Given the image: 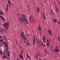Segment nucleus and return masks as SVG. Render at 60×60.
I'll list each match as a JSON object with an SVG mask.
<instances>
[{
  "instance_id": "f257e3e1",
  "label": "nucleus",
  "mask_w": 60,
  "mask_h": 60,
  "mask_svg": "<svg viewBox=\"0 0 60 60\" xmlns=\"http://www.w3.org/2000/svg\"><path fill=\"white\" fill-rule=\"evenodd\" d=\"M22 17H21L20 16L19 18V19L20 21H21V22L23 23L24 22V20H25L26 19L25 15L24 14H22Z\"/></svg>"
},
{
  "instance_id": "f03ea898",
  "label": "nucleus",
  "mask_w": 60,
  "mask_h": 60,
  "mask_svg": "<svg viewBox=\"0 0 60 60\" xmlns=\"http://www.w3.org/2000/svg\"><path fill=\"white\" fill-rule=\"evenodd\" d=\"M21 37L22 38V39L23 41H25L26 40V35L24 33V32L23 31H22L21 32Z\"/></svg>"
},
{
  "instance_id": "7ed1b4c3",
  "label": "nucleus",
  "mask_w": 60,
  "mask_h": 60,
  "mask_svg": "<svg viewBox=\"0 0 60 60\" xmlns=\"http://www.w3.org/2000/svg\"><path fill=\"white\" fill-rule=\"evenodd\" d=\"M9 22H7V23H5L3 25L4 27V28L6 30H8V27H9Z\"/></svg>"
},
{
  "instance_id": "20e7f679",
  "label": "nucleus",
  "mask_w": 60,
  "mask_h": 60,
  "mask_svg": "<svg viewBox=\"0 0 60 60\" xmlns=\"http://www.w3.org/2000/svg\"><path fill=\"white\" fill-rule=\"evenodd\" d=\"M59 50L57 46L55 47V48L54 49V52L55 53H56V52H57L58 53L59 52Z\"/></svg>"
},
{
  "instance_id": "39448f33",
  "label": "nucleus",
  "mask_w": 60,
  "mask_h": 60,
  "mask_svg": "<svg viewBox=\"0 0 60 60\" xmlns=\"http://www.w3.org/2000/svg\"><path fill=\"white\" fill-rule=\"evenodd\" d=\"M47 43L46 44V45L47 46H48V47H49V46L50 45V44L49 43V40L48 39H47Z\"/></svg>"
},
{
  "instance_id": "423d86ee",
  "label": "nucleus",
  "mask_w": 60,
  "mask_h": 60,
  "mask_svg": "<svg viewBox=\"0 0 60 60\" xmlns=\"http://www.w3.org/2000/svg\"><path fill=\"white\" fill-rule=\"evenodd\" d=\"M3 42V45H4V46L5 48H6V46H7V48H8V45H7L6 44L7 42H6L5 41H4Z\"/></svg>"
},
{
  "instance_id": "0eeeda50",
  "label": "nucleus",
  "mask_w": 60,
  "mask_h": 60,
  "mask_svg": "<svg viewBox=\"0 0 60 60\" xmlns=\"http://www.w3.org/2000/svg\"><path fill=\"white\" fill-rule=\"evenodd\" d=\"M6 50H5L4 52V54H6L7 53V51H8V47H7V46L6 45Z\"/></svg>"
},
{
  "instance_id": "6e6552de",
  "label": "nucleus",
  "mask_w": 60,
  "mask_h": 60,
  "mask_svg": "<svg viewBox=\"0 0 60 60\" xmlns=\"http://www.w3.org/2000/svg\"><path fill=\"white\" fill-rule=\"evenodd\" d=\"M37 13H40V9L39 8H37Z\"/></svg>"
},
{
  "instance_id": "1a4fd4ad",
  "label": "nucleus",
  "mask_w": 60,
  "mask_h": 60,
  "mask_svg": "<svg viewBox=\"0 0 60 60\" xmlns=\"http://www.w3.org/2000/svg\"><path fill=\"white\" fill-rule=\"evenodd\" d=\"M48 33H49V34L51 36L52 35V32L51 31V30H48Z\"/></svg>"
},
{
  "instance_id": "9d476101",
  "label": "nucleus",
  "mask_w": 60,
  "mask_h": 60,
  "mask_svg": "<svg viewBox=\"0 0 60 60\" xmlns=\"http://www.w3.org/2000/svg\"><path fill=\"white\" fill-rule=\"evenodd\" d=\"M0 17L1 19H2L3 20V21H4L5 20V19L4 18L3 16H2V15H0Z\"/></svg>"
},
{
  "instance_id": "9b49d317",
  "label": "nucleus",
  "mask_w": 60,
  "mask_h": 60,
  "mask_svg": "<svg viewBox=\"0 0 60 60\" xmlns=\"http://www.w3.org/2000/svg\"><path fill=\"white\" fill-rule=\"evenodd\" d=\"M38 29L39 31H41V26H38Z\"/></svg>"
},
{
  "instance_id": "f8f14e48",
  "label": "nucleus",
  "mask_w": 60,
  "mask_h": 60,
  "mask_svg": "<svg viewBox=\"0 0 60 60\" xmlns=\"http://www.w3.org/2000/svg\"><path fill=\"white\" fill-rule=\"evenodd\" d=\"M43 41L44 43H45V37L44 36H43Z\"/></svg>"
},
{
  "instance_id": "ddd939ff",
  "label": "nucleus",
  "mask_w": 60,
  "mask_h": 60,
  "mask_svg": "<svg viewBox=\"0 0 60 60\" xmlns=\"http://www.w3.org/2000/svg\"><path fill=\"white\" fill-rule=\"evenodd\" d=\"M33 18V15H30V18H29V19L31 20H32V19Z\"/></svg>"
},
{
  "instance_id": "4468645a",
  "label": "nucleus",
  "mask_w": 60,
  "mask_h": 60,
  "mask_svg": "<svg viewBox=\"0 0 60 60\" xmlns=\"http://www.w3.org/2000/svg\"><path fill=\"white\" fill-rule=\"evenodd\" d=\"M52 21H53L54 23H56V22H57V19H53Z\"/></svg>"
},
{
  "instance_id": "2eb2a0df",
  "label": "nucleus",
  "mask_w": 60,
  "mask_h": 60,
  "mask_svg": "<svg viewBox=\"0 0 60 60\" xmlns=\"http://www.w3.org/2000/svg\"><path fill=\"white\" fill-rule=\"evenodd\" d=\"M3 38L4 40H5V41H8L7 40V38H5V36H4Z\"/></svg>"
},
{
  "instance_id": "dca6fc26",
  "label": "nucleus",
  "mask_w": 60,
  "mask_h": 60,
  "mask_svg": "<svg viewBox=\"0 0 60 60\" xmlns=\"http://www.w3.org/2000/svg\"><path fill=\"white\" fill-rule=\"evenodd\" d=\"M55 8L56 9V10H57V12H59V10H58V8H57V6H56L55 7Z\"/></svg>"
},
{
  "instance_id": "f3484780",
  "label": "nucleus",
  "mask_w": 60,
  "mask_h": 60,
  "mask_svg": "<svg viewBox=\"0 0 60 60\" xmlns=\"http://www.w3.org/2000/svg\"><path fill=\"white\" fill-rule=\"evenodd\" d=\"M19 57H20V59H23V55H21V54H20L19 55Z\"/></svg>"
},
{
  "instance_id": "a211bd4d",
  "label": "nucleus",
  "mask_w": 60,
  "mask_h": 60,
  "mask_svg": "<svg viewBox=\"0 0 60 60\" xmlns=\"http://www.w3.org/2000/svg\"><path fill=\"white\" fill-rule=\"evenodd\" d=\"M24 20L25 21L26 23V24H28V21H27V19H25V20Z\"/></svg>"
},
{
  "instance_id": "6ab92c4d",
  "label": "nucleus",
  "mask_w": 60,
  "mask_h": 60,
  "mask_svg": "<svg viewBox=\"0 0 60 60\" xmlns=\"http://www.w3.org/2000/svg\"><path fill=\"white\" fill-rule=\"evenodd\" d=\"M26 45H27V47H28V46H29V47H30V45H30V43H29L28 42L26 43Z\"/></svg>"
},
{
  "instance_id": "aec40b11",
  "label": "nucleus",
  "mask_w": 60,
  "mask_h": 60,
  "mask_svg": "<svg viewBox=\"0 0 60 60\" xmlns=\"http://www.w3.org/2000/svg\"><path fill=\"white\" fill-rule=\"evenodd\" d=\"M11 1H8V3L9 5H11Z\"/></svg>"
},
{
  "instance_id": "412c9836",
  "label": "nucleus",
  "mask_w": 60,
  "mask_h": 60,
  "mask_svg": "<svg viewBox=\"0 0 60 60\" xmlns=\"http://www.w3.org/2000/svg\"><path fill=\"white\" fill-rule=\"evenodd\" d=\"M26 55H27V56L28 58H29V59H30V56H29V55H28V53H27Z\"/></svg>"
},
{
  "instance_id": "4be33fe9",
  "label": "nucleus",
  "mask_w": 60,
  "mask_h": 60,
  "mask_svg": "<svg viewBox=\"0 0 60 60\" xmlns=\"http://www.w3.org/2000/svg\"><path fill=\"white\" fill-rule=\"evenodd\" d=\"M43 17L44 19L45 20L46 19V17H45V15L43 14Z\"/></svg>"
},
{
  "instance_id": "5701e85b",
  "label": "nucleus",
  "mask_w": 60,
  "mask_h": 60,
  "mask_svg": "<svg viewBox=\"0 0 60 60\" xmlns=\"http://www.w3.org/2000/svg\"><path fill=\"white\" fill-rule=\"evenodd\" d=\"M0 55H3V52L2 50H0Z\"/></svg>"
},
{
  "instance_id": "b1692460",
  "label": "nucleus",
  "mask_w": 60,
  "mask_h": 60,
  "mask_svg": "<svg viewBox=\"0 0 60 60\" xmlns=\"http://www.w3.org/2000/svg\"><path fill=\"white\" fill-rule=\"evenodd\" d=\"M1 40H0V42H3V41H4V39L3 38H1Z\"/></svg>"
},
{
  "instance_id": "393cba45",
  "label": "nucleus",
  "mask_w": 60,
  "mask_h": 60,
  "mask_svg": "<svg viewBox=\"0 0 60 60\" xmlns=\"http://www.w3.org/2000/svg\"><path fill=\"white\" fill-rule=\"evenodd\" d=\"M38 55H36L35 57V59H37V58H38Z\"/></svg>"
},
{
  "instance_id": "a878e982",
  "label": "nucleus",
  "mask_w": 60,
  "mask_h": 60,
  "mask_svg": "<svg viewBox=\"0 0 60 60\" xmlns=\"http://www.w3.org/2000/svg\"><path fill=\"white\" fill-rule=\"evenodd\" d=\"M35 40H33V43L34 44H35Z\"/></svg>"
},
{
  "instance_id": "bb28decb",
  "label": "nucleus",
  "mask_w": 60,
  "mask_h": 60,
  "mask_svg": "<svg viewBox=\"0 0 60 60\" xmlns=\"http://www.w3.org/2000/svg\"><path fill=\"white\" fill-rule=\"evenodd\" d=\"M3 43H2L0 44V46L1 47H2L3 46Z\"/></svg>"
},
{
  "instance_id": "cd10ccee",
  "label": "nucleus",
  "mask_w": 60,
  "mask_h": 60,
  "mask_svg": "<svg viewBox=\"0 0 60 60\" xmlns=\"http://www.w3.org/2000/svg\"><path fill=\"white\" fill-rule=\"evenodd\" d=\"M58 40L59 41H60V37L59 36H58Z\"/></svg>"
},
{
  "instance_id": "c85d7f7f",
  "label": "nucleus",
  "mask_w": 60,
  "mask_h": 60,
  "mask_svg": "<svg viewBox=\"0 0 60 60\" xmlns=\"http://www.w3.org/2000/svg\"><path fill=\"white\" fill-rule=\"evenodd\" d=\"M10 53L9 52H8V56H10Z\"/></svg>"
},
{
  "instance_id": "c756f323",
  "label": "nucleus",
  "mask_w": 60,
  "mask_h": 60,
  "mask_svg": "<svg viewBox=\"0 0 60 60\" xmlns=\"http://www.w3.org/2000/svg\"><path fill=\"white\" fill-rule=\"evenodd\" d=\"M1 29L4 32V29L3 28H1Z\"/></svg>"
},
{
  "instance_id": "7c9ffc66",
  "label": "nucleus",
  "mask_w": 60,
  "mask_h": 60,
  "mask_svg": "<svg viewBox=\"0 0 60 60\" xmlns=\"http://www.w3.org/2000/svg\"><path fill=\"white\" fill-rule=\"evenodd\" d=\"M1 14V15H3V13H2V11H0V14Z\"/></svg>"
},
{
  "instance_id": "2f4dec72",
  "label": "nucleus",
  "mask_w": 60,
  "mask_h": 60,
  "mask_svg": "<svg viewBox=\"0 0 60 60\" xmlns=\"http://www.w3.org/2000/svg\"><path fill=\"white\" fill-rule=\"evenodd\" d=\"M51 49H53V46L52 45H51Z\"/></svg>"
},
{
  "instance_id": "473e14b6",
  "label": "nucleus",
  "mask_w": 60,
  "mask_h": 60,
  "mask_svg": "<svg viewBox=\"0 0 60 60\" xmlns=\"http://www.w3.org/2000/svg\"><path fill=\"white\" fill-rule=\"evenodd\" d=\"M41 44L42 45V46H43V43H42V42L41 41Z\"/></svg>"
},
{
  "instance_id": "72a5a7b5",
  "label": "nucleus",
  "mask_w": 60,
  "mask_h": 60,
  "mask_svg": "<svg viewBox=\"0 0 60 60\" xmlns=\"http://www.w3.org/2000/svg\"><path fill=\"white\" fill-rule=\"evenodd\" d=\"M37 43H39V40H37Z\"/></svg>"
},
{
  "instance_id": "f704fd0d",
  "label": "nucleus",
  "mask_w": 60,
  "mask_h": 60,
  "mask_svg": "<svg viewBox=\"0 0 60 60\" xmlns=\"http://www.w3.org/2000/svg\"><path fill=\"white\" fill-rule=\"evenodd\" d=\"M60 22H59L58 21L57 22V23L58 24H60Z\"/></svg>"
},
{
  "instance_id": "c9c22d12",
  "label": "nucleus",
  "mask_w": 60,
  "mask_h": 60,
  "mask_svg": "<svg viewBox=\"0 0 60 60\" xmlns=\"http://www.w3.org/2000/svg\"><path fill=\"white\" fill-rule=\"evenodd\" d=\"M6 56H3V58H6Z\"/></svg>"
},
{
  "instance_id": "e433bc0d",
  "label": "nucleus",
  "mask_w": 60,
  "mask_h": 60,
  "mask_svg": "<svg viewBox=\"0 0 60 60\" xmlns=\"http://www.w3.org/2000/svg\"><path fill=\"white\" fill-rule=\"evenodd\" d=\"M51 13H52V15H54V13H53V12H51Z\"/></svg>"
},
{
  "instance_id": "4c0bfd02",
  "label": "nucleus",
  "mask_w": 60,
  "mask_h": 60,
  "mask_svg": "<svg viewBox=\"0 0 60 60\" xmlns=\"http://www.w3.org/2000/svg\"><path fill=\"white\" fill-rule=\"evenodd\" d=\"M8 7H9V5H8V4H7V8H8Z\"/></svg>"
},
{
  "instance_id": "58836bf2",
  "label": "nucleus",
  "mask_w": 60,
  "mask_h": 60,
  "mask_svg": "<svg viewBox=\"0 0 60 60\" xmlns=\"http://www.w3.org/2000/svg\"><path fill=\"white\" fill-rule=\"evenodd\" d=\"M6 10L7 11H8V8H6Z\"/></svg>"
},
{
  "instance_id": "ea45409f",
  "label": "nucleus",
  "mask_w": 60,
  "mask_h": 60,
  "mask_svg": "<svg viewBox=\"0 0 60 60\" xmlns=\"http://www.w3.org/2000/svg\"><path fill=\"white\" fill-rule=\"evenodd\" d=\"M21 54L22 56V52L21 51Z\"/></svg>"
},
{
  "instance_id": "a19ab883",
  "label": "nucleus",
  "mask_w": 60,
  "mask_h": 60,
  "mask_svg": "<svg viewBox=\"0 0 60 60\" xmlns=\"http://www.w3.org/2000/svg\"><path fill=\"white\" fill-rule=\"evenodd\" d=\"M50 14H51V15H52V13H51V12H50Z\"/></svg>"
},
{
  "instance_id": "79ce46f5",
  "label": "nucleus",
  "mask_w": 60,
  "mask_h": 60,
  "mask_svg": "<svg viewBox=\"0 0 60 60\" xmlns=\"http://www.w3.org/2000/svg\"><path fill=\"white\" fill-rule=\"evenodd\" d=\"M33 40H35V38H34Z\"/></svg>"
},
{
  "instance_id": "37998d69",
  "label": "nucleus",
  "mask_w": 60,
  "mask_h": 60,
  "mask_svg": "<svg viewBox=\"0 0 60 60\" xmlns=\"http://www.w3.org/2000/svg\"><path fill=\"white\" fill-rule=\"evenodd\" d=\"M43 47H45V46L46 45H45L44 44V45H43Z\"/></svg>"
},
{
  "instance_id": "c03bdc74",
  "label": "nucleus",
  "mask_w": 60,
  "mask_h": 60,
  "mask_svg": "<svg viewBox=\"0 0 60 60\" xmlns=\"http://www.w3.org/2000/svg\"><path fill=\"white\" fill-rule=\"evenodd\" d=\"M27 36L28 37L29 36V35L28 34L27 35Z\"/></svg>"
},
{
  "instance_id": "a18cd8bd",
  "label": "nucleus",
  "mask_w": 60,
  "mask_h": 60,
  "mask_svg": "<svg viewBox=\"0 0 60 60\" xmlns=\"http://www.w3.org/2000/svg\"><path fill=\"white\" fill-rule=\"evenodd\" d=\"M8 1H11V0H7Z\"/></svg>"
},
{
  "instance_id": "49530a36",
  "label": "nucleus",
  "mask_w": 60,
  "mask_h": 60,
  "mask_svg": "<svg viewBox=\"0 0 60 60\" xmlns=\"http://www.w3.org/2000/svg\"><path fill=\"white\" fill-rule=\"evenodd\" d=\"M0 38H2V36H0Z\"/></svg>"
},
{
  "instance_id": "de8ad7c7",
  "label": "nucleus",
  "mask_w": 60,
  "mask_h": 60,
  "mask_svg": "<svg viewBox=\"0 0 60 60\" xmlns=\"http://www.w3.org/2000/svg\"><path fill=\"white\" fill-rule=\"evenodd\" d=\"M51 12H53V11H52V10H51Z\"/></svg>"
},
{
  "instance_id": "09e8293b",
  "label": "nucleus",
  "mask_w": 60,
  "mask_h": 60,
  "mask_svg": "<svg viewBox=\"0 0 60 60\" xmlns=\"http://www.w3.org/2000/svg\"><path fill=\"white\" fill-rule=\"evenodd\" d=\"M24 42H25V43H26V42L25 41H24Z\"/></svg>"
},
{
  "instance_id": "8fccbe9b",
  "label": "nucleus",
  "mask_w": 60,
  "mask_h": 60,
  "mask_svg": "<svg viewBox=\"0 0 60 60\" xmlns=\"http://www.w3.org/2000/svg\"><path fill=\"white\" fill-rule=\"evenodd\" d=\"M17 60H19V59L18 58H17Z\"/></svg>"
},
{
  "instance_id": "3c124183",
  "label": "nucleus",
  "mask_w": 60,
  "mask_h": 60,
  "mask_svg": "<svg viewBox=\"0 0 60 60\" xmlns=\"http://www.w3.org/2000/svg\"><path fill=\"white\" fill-rule=\"evenodd\" d=\"M1 30H0V34L1 33Z\"/></svg>"
},
{
  "instance_id": "603ef678",
  "label": "nucleus",
  "mask_w": 60,
  "mask_h": 60,
  "mask_svg": "<svg viewBox=\"0 0 60 60\" xmlns=\"http://www.w3.org/2000/svg\"><path fill=\"white\" fill-rule=\"evenodd\" d=\"M59 4H60V2H59Z\"/></svg>"
},
{
  "instance_id": "864d4df0",
  "label": "nucleus",
  "mask_w": 60,
  "mask_h": 60,
  "mask_svg": "<svg viewBox=\"0 0 60 60\" xmlns=\"http://www.w3.org/2000/svg\"><path fill=\"white\" fill-rule=\"evenodd\" d=\"M43 60H46V59H43Z\"/></svg>"
},
{
  "instance_id": "5fc2aeb1",
  "label": "nucleus",
  "mask_w": 60,
  "mask_h": 60,
  "mask_svg": "<svg viewBox=\"0 0 60 60\" xmlns=\"http://www.w3.org/2000/svg\"><path fill=\"white\" fill-rule=\"evenodd\" d=\"M7 56L6 55V56H6V57H7Z\"/></svg>"
},
{
  "instance_id": "6e6d98bb",
  "label": "nucleus",
  "mask_w": 60,
  "mask_h": 60,
  "mask_svg": "<svg viewBox=\"0 0 60 60\" xmlns=\"http://www.w3.org/2000/svg\"><path fill=\"white\" fill-rule=\"evenodd\" d=\"M39 60H41V59H39Z\"/></svg>"
}]
</instances>
